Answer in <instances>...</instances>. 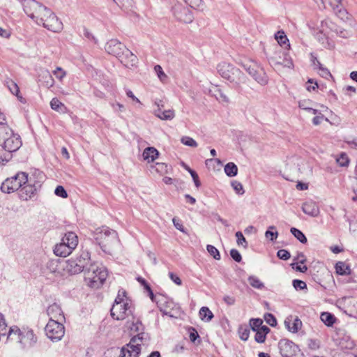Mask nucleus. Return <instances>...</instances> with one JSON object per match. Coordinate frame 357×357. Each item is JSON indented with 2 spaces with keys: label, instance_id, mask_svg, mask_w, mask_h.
Returning <instances> with one entry per match:
<instances>
[{
  "label": "nucleus",
  "instance_id": "obj_1",
  "mask_svg": "<svg viewBox=\"0 0 357 357\" xmlns=\"http://www.w3.org/2000/svg\"><path fill=\"white\" fill-rule=\"evenodd\" d=\"M280 172L286 180L293 181L297 178L310 176L312 169L310 164L305 160L292 156L287 158L282 162Z\"/></svg>",
  "mask_w": 357,
  "mask_h": 357
},
{
  "label": "nucleus",
  "instance_id": "obj_2",
  "mask_svg": "<svg viewBox=\"0 0 357 357\" xmlns=\"http://www.w3.org/2000/svg\"><path fill=\"white\" fill-rule=\"evenodd\" d=\"M93 237L101 250L107 254L112 255L120 245L117 232L106 226L96 228Z\"/></svg>",
  "mask_w": 357,
  "mask_h": 357
},
{
  "label": "nucleus",
  "instance_id": "obj_3",
  "mask_svg": "<svg viewBox=\"0 0 357 357\" xmlns=\"http://www.w3.org/2000/svg\"><path fill=\"white\" fill-rule=\"evenodd\" d=\"M108 276L107 268L102 265L91 264L84 272V282L91 289L100 288Z\"/></svg>",
  "mask_w": 357,
  "mask_h": 357
},
{
  "label": "nucleus",
  "instance_id": "obj_4",
  "mask_svg": "<svg viewBox=\"0 0 357 357\" xmlns=\"http://www.w3.org/2000/svg\"><path fill=\"white\" fill-rule=\"evenodd\" d=\"M312 114V123L314 126H319L327 123L331 126H338L342 123V119L334 113L328 106L319 105L317 108L310 110Z\"/></svg>",
  "mask_w": 357,
  "mask_h": 357
},
{
  "label": "nucleus",
  "instance_id": "obj_5",
  "mask_svg": "<svg viewBox=\"0 0 357 357\" xmlns=\"http://www.w3.org/2000/svg\"><path fill=\"white\" fill-rule=\"evenodd\" d=\"M6 340L10 343L20 344L23 345H31L36 342V337L32 330L17 325H12L9 327L6 333Z\"/></svg>",
  "mask_w": 357,
  "mask_h": 357
},
{
  "label": "nucleus",
  "instance_id": "obj_6",
  "mask_svg": "<svg viewBox=\"0 0 357 357\" xmlns=\"http://www.w3.org/2000/svg\"><path fill=\"white\" fill-rule=\"evenodd\" d=\"M20 136L8 126H0V146L8 152H15L22 146Z\"/></svg>",
  "mask_w": 357,
  "mask_h": 357
},
{
  "label": "nucleus",
  "instance_id": "obj_7",
  "mask_svg": "<svg viewBox=\"0 0 357 357\" xmlns=\"http://www.w3.org/2000/svg\"><path fill=\"white\" fill-rule=\"evenodd\" d=\"M43 174L36 172L28 176V181L20 187L18 196L20 200L27 202L33 199L43 182Z\"/></svg>",
  "mask_w": 357,
  "mask_h": 357
},
{
  "label": "nucleus",
  "instance_id": "obj_8",
  "mask_svg": "<svg viewBox=\"0 0 357 357\" xmlns=\"http://www.w3.org/2000/svg\"><path fill=\"white\" fill-rule=\"evenodd\" d=\"M131 303L125 291H119L111 308V316L116 321L126 319L130 313Z\"/></svg>",
  "mask_w": 357,
  "mask_h": 357
},
{
  "label": "nucleus",
  "instance_id": "obj_9",
  "mask_svg": "<svg viewBox=\"0 0 357 357\" xmlns=\"http://www.w3.org/2000/svg\"><path fill=\"white\" fill-rule=\"evenodd\" d=\"M79 243L77 235L73 231L65 233L54 247V254L57 257H66L77 248Z\"/></svg>",
  "mask_w": 357,
  "mask_h": 357
},
{
  "label": "nucleus",
  "instance_id": "obj_10",
  "mask_svg": "<svg viewBox=\"0 0 357 357\" xmlns=\"http://www.w3.org/2000/svg\"><path fill=\"white\" fill-rule=\"evenodd\" d=\"M271 66L280 74H285L294 68V63L289 53L276 50L268 58Z\"/></svg>",
  "mask_w": 357,
  "mask_h": 357
},
{
  "label": "nucleus",
  "instance_id": "obj_11",
  "mask_svg": "<svg viewBox=\"0 0 357 357\" xmlns=\"http://www.w3.org/2000/svg\"><path fill=\"white\" fill-rule=\"evenodd\" d=\"M36 24L42 26L48 31L56 33H61L64 28L63 23L60 17L49 8L46 9Z\"/></svg>",
  "mask_w": 357,
  "mask_h": 357
},
{
  "label": "nucleus",
  "instance_id": "obj_12",
  "mask_svg": "<svg viewBox=\"0 0 357 357\" xmlns=\"http://www.w3.org/2000/svg\"><path fill=\"white\" fill-rule=\"evenodd\" d=\"M333 27L332 24L322 22L321 29L316 35L317 40L321 47L329 51L335 48V38L337 36V32L333 30Z\"/></svg>",
  "mask_w": 357,
  "mask_h": 357
},
{
  "label": "nucleus",
  "instance_id": "obj_13",
  "mask_svg": "<svg viewBox=\"0 0 357 357\" xmlns=\"http://www.w3.org/2000/svg\"><path fill=\"white\" fill-rule=\"evenodd\" d=\"M203 91L214 97L221 104H228L231 100L229 92L213 80H206L202 84Z\"/></svg>",
  "mask_w": 357,
  "mask_h": 357
},
{
  "label": "nucleus",
  "instance_id": "obj_14",
  "mask_svg": "<svg viewBox=\"0 0 357 357\" xmlns=\"http://www.w3.org/2000/svg\"><path fill=\"white\" fill-rule=\"evenodd\" d=\"M217 70L222 77L238 85L243 84L246 81V77L239 69L228 63H220L217 66Z\"/></svg>",
  "mask_w": 357,
  "mask_h": 357
},
{
  "label": "nucleus",
  "instance_id": "obj_15",
  "mask_svg": "<svg viewBox=\"0 0 357 357\" xmlns=\"http://www.w3.org/2000/svg\"><path fill=\"white\" fill-rule=\"evenodd\" d=\"M27 181L28 174L19 172L14 176L6 178L1 184L0 190L3 193L11 194L17 191Z\"/></svg>",
  "mask_w": 357,
  "mask_h": 357
},
{
  "label": "nucleus",
  "instance_id": "obj_16",
  "mask_svg": "<svg viewBox=\"0 0 357 357\" xmlns=\"http://www.w3.org/2000/svg\"><path fill=\"white\" fill-rule=\"evenodd\" d=\"M22 8L27 17L35 24L40 19L47 7L36 0H24Z\"/></svg>",
  "mask_w": 357,
  "mask_h": 357
},
{
  "label": "nucleus",
  "instance_id": "obj_17",
  "mask_svg": "<svg viewBox=\"0 0 357 357\" xmlns=\"http://www.w3.org/2000/svg\"><path fill=\"white\" fill-rule=\"evenodd\" d=\"M89 257L88 253H83L80 256L70 258L66 261V271L70 275H76L84 272L86 268Z\"/></svg>",
  "mask_w": 357,
  "mask_h": 357
},
{
  "label": "nucleus",
  "instance_id": "obj_18",
  "mask_svg": "<svg viewBox=\"0 0 357 357\" xmlns=\"http://www.w3.org/2000/svg\"><path fill=\"white\" fill-rule=\"evenodd\" d=\"M143 339V334L134 336L129 343L121 348V357H139L142 350Z\"/></svg>",
  "mask_w": 357,
  "mask_h": 357
},
{
  "label": "nucleus",
  "instance_id": "obj_19",
  "mask_svg": "<svg viewBox=\"0 0 357 357\" xmlns=\"http://www.w3.org/2000/svg\"><path fill=\"white\" fill-rule=\"evenodd\" d=\"M64 321H54L49 320L45 331L47 337L53 342L60 341L65 335Z\"/></svg>",
  "mask_w": 357,
  "mask_h": 357
},
{
  "label": "nucleus",
  "instance_id": "obj_20",
  "mask_svg": "<svg viewBox=\"0 0 357 357\" xmlns=\"http://www.w3.org/2000/svg\"><path fill=\"white\" fill-rule=\"evenodd\" d=\"M243 68L259 84H267V76L264 69L257 62L248 61L243 63Z\"/></svg>",
  "mask_w": 357,
  "mask_h": 357
},
{
  "label": "nucleus",
  "instance_id": "obj_21",
  "mask_svg": "<svg viewBox=\"0 0 357 357\" xmlns=\"http://www.w3.org/2000/svg\"><path fill=\"white\" fill-rule=\"evenodd\" d=\"M172 16L179 22L190 23L193 16L190 10L181 3H175L171 8Z\"/></svg>",
  "mask_w": 357,
  "mask_h": 357
},
{
  "label": "nucleus",
  "instance_id": "obj_22",
  "mask_svg": "<svg viewBox=\"0 0 357 357\" xmlns=\"http://www.w3.org/2000/svg\"><path fill=\"white\" fill-rule=\"evenodd\" d=\"M249 324L252 331L255 333V341L258 343H264L270 329L263 324L261 319H251Z\"/></svg>",
  "mask_w": 357,
  "mask_h": 357
},
{
  "label": "nucleus",
  "instance_id": "obj_23",
  "mask_svg": "<svg viewBox=\"0 0 357 357\" xmlns=\"http://www.w3.org/2000/svg\"><path fill=\"white\" fill-rule=\"evenodd\" d=\"M121 63L126 68L130 70L135 69L139 66V59L137 56L127 47L118 56Z\"/></svg>",
  "mask_w": 357,
  "mask_h": 357
},
{
  "label": "nucleus",
  "instance_id": "obj_24",
  "mask_svg": "<svg viewBox=\"0 0 357 357\" xmlns=\"http://www.w3.org/2000/svg\"><path fill=\"white\" fill-rule=\"evenodd\" d=\"M156 304L163 314L171 317H174L171 314V312L178 309V305L174 303L172 298L162 294L158 295L156 300Z\"/></svg>",
  "mask_w": 357,
  "mask_h": 357
},
{
  "label": "nucleus",
  "instance_id": "obj_25",
  "mask_svg": "<svg viewBox=\"0 0 357 357\" xmlns=\"http://www.w3.org/2000/svg\"><path fill=\"white\" fill-rule=\"evenodd\" d=\"M280 351L283 357H300L301 350L292 342L282 340L279 344Z\"/></svg>",
  "mask_w": 357,
  "mask_h": 357
},
{
  "label": "nucleus",
  "instance_id": "obj_26",
  "mask_svg": "<svg viewBox=\"0 0 357 357\" xmlns=\"http://www.w3.org/2000/svg\"><path fill=\"white\" fill-rule=\"evenodd\" d=\"M126 46L116 38H110L104 45V50L109 54L118 57Z\"/></svg>",
  "mask_w": 357,
  "mask_h": 357
},
{
  "label": "nucleus",
  "instance_id": "obj_27",
  "mask_svg": "<svg viewBox=\"0 0 357 357\" xmlns=\"http://www.w3.org/2000/svg\"><path fill=\"white\" fill-rule=\"evenodd\" d=\"M149 172L153 176H163L172 173V167L166 162H155L149 166Z\"/></svg>",
  "mask_w": 357,
  "mask_h": 357
},
{
  "label": "nucleus",
  "instance_id": "obj_28",
  "mask_svg": "<svg viewBox=\"0 0 357 357\" xmlns=\"http://www.w3.org/2000/svg\"><path fill=\"white\" fill-rule=\"evenodd\" d=\"M344 142L351 149H357V125L347 128L343 135Z\"/></svg>",
  "mask_w": 357,
  "mask_h": 357
},
{
  "label": "nucleus",
  "instance_id": "obj_29",
  "mask_svg": "<svg viewBox=\"0 0 357 357\" xmlns=\"http://www.w3.org/2000/svg\"><path fill=\"white\" fill-rule=\"evenodd\" d=\"M160 152L153 146L146 147L142 153V158L144 162L148 165H153L159 158Z\"/></svg>",
  "mask_w": 357,
  "mask_h": 357
},
{
  "label": "nucleus",
  "instance_id": "obj_30",
  "mask_svg": "<svg viewBox=\"0 0 357 357\" xmlns=\"http://www.w3.org/2000/svg\"><path fill=\"white\" fill-rule=\"evenodd\" d=\"M49 320L65 321V316L61 307L56 304L50 305L47 309Z\"/></svg>",
  "mask_w": 357,
  "mask_h": 357
},
{
  "label": "nucleus",
  "instance_id": "obj_31",
  "mask_svg": "<svg viewBox=\"0 0 357 357\" xmlns=\"http://www.w3.org/2000/svg\"><path fill=\"white\" fill-rule=\"evenodd\" d=\"M302 211L305 214L310 217H317L320 214L319 208L314 201H307L303 203Z\"/></svg>",
  "mask_w": 357,
  "mask_h": 357
},
{
  "label": "nucleus",
  "instance_id": "obj_32",
  "mask_svg": "<svg viewBox=\"0 0 357 357\" xmlns=\"http://www.w3.org/2000/svg\"><path fill=\"white\" fill-rule=\"evenodd\" d=\"M284 325L288 331L296 333L302 327V322L298 317H289L284 321Z\"/></svg>",
  "mask_w": 357,
  "mask_h": 357
},
{
  "label": "nucleus",
  "instance_id": "obj_33",
  "mask_svg": "<svg viewBox=\"0 0 357 357\" xmlns=\"http://www.w3.org/2000/svg\"><path fill=\"white\" fill-rule=\"evenodd\" d=\"M153 114L161 121H172L176 116V112L173 109L161 110L158 108L153 111Z\"/></svg>",
  "mask_w": 357,
  "mask_h": 357
},
{
  "label": "nucleus",
  "instance_id": "obj_34",
  "mask_svg": "<svg viewBox=\"0 0 357 357\" xmlns=\"http://www.w3.org/2000/svg\"><path fill=\"white\" fill-rule=\"evenodd\" d=\"M6 84L7 88L10 91V92L13 95L15 96L16 98H17V100L20 102H22V103L26 102L25 99L24 98L22 95L20 93V88L15 82H14L12 79H8L6 82Z\"/></svg>",
  "mask_w": 357,
  "mask_h": 357
},
{
  "label": "nucleus",
  "instance_id": "obj_35",
  "mask_svg": "<svg viewBox=\"0 0 357 357\" xmlns=\"http://www.w3.org/2000/svg\"><path fill=\"white\" fill-rule=\"evenodd\" d=\"M50 105L52 110L60 114H66L69 112L65 104L56 98H52L50 102Z\"/></svg>",
  "mask_w": 357,
  "mask_h": 357
},
{
  "label": "nucleus",
  "instance_id": "obj_36",
  "mask_svg": "<svg viewBox=\"0 0 357 357\" xmlns=\"http://www.w3.org/2000/svg\"><path fill=\"white\" fill-rule=\"evenodd\" d=\"M83 36L84 37L89 40V42L93 43L94 45L97 46H100V36L98 33L96 31L89 29V28H84L83 31Z\"/></svg>",
  "mask_w": 357,
  "mask_h": 357
},
{
  "label": "nucleus",
  "instance_id": "obj_37",
  "mask_svg": "<svg viewBox=\"0 0 357 357\" xmlns=\"http://www.w3.org/2000/svg\"><path fill=\"white\" fill-rule=\"evenodd\" d=\"M199 317L201 321L208 323L213 319L214 315L208 307H202L199 311Z\"/></svg>",
  "mask_w": 357,
  "mask_h": 357
},
{
  "label": "nucleus",
  "instance_id": "obj_38",
  "mask_svg": "<svg viewBox=\"0 0 357 357\" xmlns=\"http://www.w3.org/2000/svg\"><path fill=\"white\" fill-rule=\"evenodd\" d=\"M115 4L122 10L129 11L135 6L134 0H113Z\"/></svg>",
  "mask_w": 357,
  "mask_h": 357
},
{
  "label": "nucleus",
  "instance_id": "obj_39",
  "mask_svg": "<svg viewBox=\"0 0 357 357\" xmlns=\"http://www.w3.org/2000/svg\"><path fill=\"white\" fill-rule=\"evenodd\" d=\"M321 321L328 327L333 326L336 321V318L331 313L324 312L321 314Z\"/></svg>",
  "mask_w": 357,
  "mask_h": 357
},
{
  "label": "nucleus",
  "instance_id": "obj_40",
  "mask_svg": "<svg viewBox=\"0 0 357 357\" xmlns=\"http://www.w3.org/2000/svg\"><path fill=\"white\" fill-rule=\"evenodd\" d=\"M275 39L280 46L290 47L289 39L283 31H278L275 33Z\"/></svg>",
  "mask_w": 357,
  "mask_h": 357
},
{
  "label": "nucleus",
  "instance_id": "obj_41",
  "mask_svg": "<svg viewBox=\"0 0 357 357\" xmlns=\"http://www.w3.org/2000/svg\"><path fill=\"white\" fill-rule=\"evenodd\" d=\"M205 164L207 167L213 172H217L220 170V168L222 165V162L220 159H207L205 161Z\"/></svg>",
  "mask_w": 357,
  "mask_h": 357
},
{
  "label": "nucleus",
  "instance_id": "obj_42",
  "mask_svg": "<svg viewBox=\"0 0 357 357\" xmlns=\"http://www.w3.org/2000/svg\"><path fill=\"white\" fill-rule=\"evenodd\" d=\"M336 163L338 166L342 167H348L350 163V159L346 153H341L335 159Z\"/></svg>",
  "mask_w": 357,
  "mask_h": 357
},
{
  "label": "nucleus",
  "instance_id": "obj_43",
  "mask_svg": "<svg viewBox=\"0 0 357 357\" xmlns=\"http://www.w3.org/2000/svg\"><path fill=\"white\" fill-rule=\"evenodd\" d=\"M265 238L270 241H275L278 237V232L273 225L269 226L264 233Z\"/></svg>",
  "mask_w": 357,
  "mask_h": 357
},
{
  "label": "nucleus",
  "instance_id": "obj_44",
  "mask_svg": "<svg viewBox=\"0 0 357 357\" xmlns=\"http://www.w3.org/2000/svg\"><path fill=\"white\" fill-rule=\"evenodd\" d=\"M224 171L227 176L234 177L238 174V167L234 162H229L225 166Z\"/></svg>",
  "mask_w": 357,
  "mask_h": 357
},
{
  "label": "nucleus",
  "instance_id": "obj_45",
  "mask_svg": "<svg viewBox=\"0 0 357 357\" xmlns=\"http://www.w3.org/2000/svg\"><path fill=\"white\" fill-rule=\"evenodd\" d=\"M335 268L336 273L340 275H346L349 273V266L342 261L337 262L335 264Z\"/></svg>",
  "mask_w": 357,
  "mask_h": 357
},
{
  "label": "nucleus",
  "instance_id": "obj_46",
  "mask_svg": "<svg viewBox=\"0 0 357 357\" xmlns=\"http://www.w3.org/2000/svg\"><path fill=\"white\" fill-rule=\"evenodd\" d=\"M47 268H48L50 272L51 273L54 274V275L56 278H62L63 276V275L62 274L61 271L58 268V265H57V264L56 262L50 261L47 264Z\"/></svg>",
  "mask_w": 357,
  "mask_h": 357
},
{
  "label": "nucleus",
  "instance_id": "obj_47",
  "mask_svg": "<svg viewBox=\"0 0 357 357\" xmlns=\"http://www.w3.org/2000/svg\"><path fill=\"white\" fill-rule=\"evenodd\" d=\"M249 284L255 289H261L264 288V284L259 278L256 276L252 275L248 278Z\"/></svg>",
  "mask_w": 357,
  "mask_h": 357
},
{
  "label": "nucleus",
  "instance_id": "obj_48",
  "mask_svg": "<svg viewBox=\"0 0 357 357\" xmlns=\"http://www.w3.org/2000/svg\"><path fill=\"white\" fill-rule=\"evenodd\" d=\"M235 236L236 238V245L238 247H242L243 248L246 249L248 248V242L243 233L238 231L235 233Z\"/></svg>",
  "mask_w": 357,
  "mask_h": 357
},
{
  "label": "nucleus",
  "instance_id": "obj_49",
  "mask_svg": "<svg viewBox=\"0 0 357 357\" xmlns=\"http://www.w3.org/2000/svg\"><path fill=\"white\" fill-rule=\"evenodd\" d=\"M291 233L293 236L297 238L301 243H305L307 242V238L305 234L299 229L292 227L290 229Z\"/></svg>",
  "mask_w": 357,
  "mask_h": 357
},
{
  "label": "nucleus",
  "instance_id": "obj_50",
  "mask_svg": "<svg viewBox=\"0 0 357 357\" xmlns=\"http://www.w3.org/2000/svg\"><path fill=\"white\" fill-rule=\"evenodd\" d=\"M231 185L234 190L235 193L238 195H243L245 193L244 188L242 183L238 181H232Z\"/></svg>",
  "mask_w": 357,
  "mask_h": 357
},
{
  "label": "nucleus",
  "instance_id": "obj_51",
  "mask_svg": "<svg viewBox=\"0 0 357 357\" xmlns=\"http://www.w3.org/2000/svg\"><path fill=\"white\" fill-rule=\"evenodd\" d=\"M206 250L209 255L215 260H220L221 257L219 250L212 245H207Z\"/></svg>",
  "mask_w": 357,
  "mask_h": 357
},
{
  "label": "nucleus",
  "instance_id": "obj_52",
  "mask_svg": "<svg viewBox=\"0 0 357 357\" xmlns=\"http://www.w3.org/2000/svg\"><path fill=\"white\" fill-rule=\"evenodd\" d=\"M318 87L317 82L313 79H309L305 84L306 90L310 93L317 91Z\"/></svg>",
  "mask_w": 357,
  "mask_h": 357
},
{
  "label": "nucleus",
  "instance_id": "obj_53",
  "mask_svg": "<svg viewBox=\"0 0 357 357\" xmlns=\"http://www.w3.org/2000/svg\"><path fill=\"white\" fill-rule=\"evenodd\" d=\"M298 107L301 109L308 111L310 113V110L314 108L311 107L312 102L310 99H302L300 100L298 102Z\"/></svg>",
  "mask_w": 357,
  "mask_h": 357
},
{
  "label": "nucleus",
  "instance_id": "obj_54",
  "mask_svg": "<svg viewBox=\"0 0 357 357\" xmlns=\"http://www.w3.org/2000/svg\"><path fill=\"white\" fill-rule=\"evenodd\" d=\"M181 142L182 144L190 147H197L198 146L197 142L193 138L188 136L182 137L181 138Z\"/></svg>",
  "mask_w": 357,
  "mask_h": 357
},
{
  "label": "nucleus",
  "instance_id": "obj_55",
  "mask_svg": "<svg viewBox=\"0 0 357 357\" xmlns=\"http://www.w3.org/2000/svg\"><path fill=\"white\" fill-rule=\"evenodd\" d=\"M316 69L317 73L324 78L328 79L332 77L330 71L320 63H319Z\"/></svg>",
  "mask_w": 357,
  "mask_h": 357
},
{
  "label": "nucleus",
  "instance_id": "obj_56",
  "mask_svg": "<svg viewBox=\"0 0 357 357\" xmlns=\"http://www.w3.org/2000/svg\"><path fill=\"white\" fill-rule=\"evenodd\" d=\"M238 333L240 339L243 341L248 340L250 336V331L245 326H240L238 330Z\"/></svg>",
  "mask_w": 357,
  "mask_h": 357
},
{
  "label": "nucleus",
  "instance_id": "obj_57",
  "mask_svg": "<svg viewBox=\"0 0 357 357\" xmlns=\"http://www.w3.org/2000/svg\"><path fill=\"white\" fill-rule=\"evenodd\" d=\"M154 72L161 82H165L167 79V75L163 71L162 68L160 65H156L154 67Z\"/></svg>",
  "mask_w": 357,
  "mask_h": 357
},
{
  "label": "nucleus",
  "instance_id": "obj_58",
  "mask_svg": "<svg viewBox=\"0 0 357 357\" xmlns=\"http://www.w3.org/2000/svg\"><path fill=\"white\" fill-rule=\"evenodd\" d=\"M172 223H173L174 227L177 230H178L179 231H181L183 234H188L187 230L185 229V227L183 226V224L181 222V220H180L179 219H178L176 218H174L172 219Z\"/></svg>",
  "mask_w": 357,
  "mask_h": 357
},
{
  "label": "nucleus",
  "instance_id": "obj_59",
  "mask_svg": "<svg viewBox=\"0 0 357 357\" xmlns=\"http://www.w3.org/2000/svg\"><path fill=\"white\" fill-rule=\"evenodd\" d=\"M52 74L59 81L63 80V79L66 76V70L61 67H56L52 72Z\"/></svg>",
  "mask_w": 357,
  "mask_h": 357
},
{
  "label": "nucleus",
  "instance_id": "obj_60",
  "mask_svg": "<svg viewBox=\"0 0 357 357\" xmlns=\"http://www.w3.org/2000/svg\"><path fill=\"white\" fill-rule=\"evenodd\" d=\"M54 194L63 199H66L68 197L67 191L62 185H58L54 190Z\"/></svg>",
  "mask_w": 357,
  "mask_h": 357
},
{
  "label": "nucleus",
  "instance_id": "obj_61",
  "mask_svg": "<svg viewBox=\"0 0 357 357\" xmlns=\"http://www.w3.org/2000/svg\"><path fill=\"white\" fill-rule=\"evenodd\" d=\"M292 284L296 290H303L307 289L306 283L301 280H293Z\"/></svg>",
  "mask_w": 357,
  "mask_h": 357
},
{
  "label": "nucleus",
  "instance_id": "obj_62",
  "mask_svg": "<svg viewBox=\"0 0 357 357\" xmlns=\"http://www.w3.org/2000/svg\"><path fill=\"white\" fill-rule=\"evenodd\" d=\"M266 322L271 326H275L277 325V320L275 317L270 313H266L264 316Z\"/></svg>",
  "mask_w": 357,
  "mask_h": 357
},
{
  "label": "nucleus",
  "instance_id": "obj_63",
  "mask_svg": "<svg viewBox=\"0 0 357 357\" xmlns=\"http://www.w3.org/2000/svg\"><path fill=\"white\" fill-rule=\"evenodd\" d=\"M293 269L301 273H305L307 270V267L305 264H300L299 262H294L291 264Z\"/></svg>",
  "mask_w": 357,
  "mask_h": 357
},
{
  "label": "nucleus",
  "instance_id": "obj_64",
  "mask_svg": "<svg viewBox=\"0 0 357 357\" xmlns=\"http://www.w3.org/2000/svg\"><path fill=\"white\" fill-rule=\"evenodd\" d=\"M128 326L132 332H139L142 329V324L139 321H132L131 324H130L128 322Z\"/></svg>",
  "mask_w": 357,
  "mask_h": 357
}]
</instances>
